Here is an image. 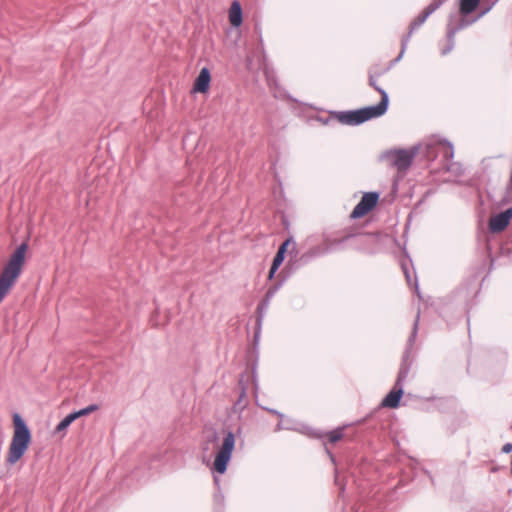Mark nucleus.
Returning <instances> with one entry per match:
<instances>
[{
  "label": "nucleus",
  "instance_id": "f257e3e1",
  "mask_svg": "<svg viewBox=\"0 0 512 512\" xmlns=\"http://www.w3.org/2000/svg\"><path fill=\"white\" fill-rule=\"evenodd\" d=\"M420 312L417 313L416 319L413 323L411 334L407 340L405 350L402 355V360L400 364V368L398 371L397 379L394 384L392 390L384 397L381 402V406L388 408H397L400 405L401 398L404 394V382L408 377V374L411 370L413 357H412V349L413 345L416 341V337L418 334V326H419Z\"/></svg>",
  "mask_w": 512,
  "mask_h": 512
},
{
  "label": "nucleus",
  "instance_id": "f03ea898",
  "mask_svg": "<svg viewBox=\"0 0 512 512\" xmlns=\"http://www.w3.org/2000/svg\"><path fill=\"white\" fill-rule=\"evenodd\" d=\"M27 249V242L20 244L3 267L0 273V302L5 298L21 275Z\"/></svg>",
  "mask_w": 512,
  "mask_h": 512
},
{
  "label": "nucleus",
  "instance_id": "7ed1b4c3",
  "mask_svg": "<svg viewBox=\"0 0 512 512\" xmlns=\"http://www.w3.org/2000/svg\"><path fill=\"white\" fill-rule=\"evenodd\" d=\"M14 433L10 443L6 462L10 465L20 460L31 442V431L25 420L18 414L13 415Z\"/></svg>",
  "mask_w": 512,
  "mask_h": 512
},
{
  "label": "nucleus",
  "instance_id": "20e7f679",
  "mask_svg": "<svg viewBox=\"0 0 512 512\" xmlns=\"http://www.w3.org/2000/svg\"><path fill=\"white\" fill-rule=\"evenodd\" d=\"M386 113V99L377 105L367 106L356 110L336 112L338 121L345 125L357 126Z\"/></svg>",
  "mask_w": 512,
  "mask_h": 512
},
{
  "label": "nucleus",
  "instance_id": "39448f33",
  "mask_svg": "<svg viewBox=\"0 0 512 512\" xmlns=\"http://www.w3.org/2000/svg\"><path fill=\"white\" fill-rule=\"evenodd\" d=\"M424 155L428 160H434L441 156L444 162L443 167L449 171L448 161L454 157V147L447 140H434L425 145Z\"/></svg>",
  "mask_w": 512,
  "mask_h": 512
},
{
  "label": "nucleus",
  "instance_id": "423d86ee",
  "mask_svg": "<svg viewBox=\"0 0 512 512\" xmlns=\"http://www.w3.org/2000/svg\"><path fill=\"white\" fill-rule=\"evenodd\" d=\"M235 447V435L228 431L223 439L222 445L217 452L214 460V469L219 474H224L227 470L228 463Z\"/></svg>",
  "mask_w": 512,
  "mask_h": 512
},
{
  "label": "nucleus",
  "instance_id": "0eeeda50",
  "mask_svg": "<svg viewBox=\"0 0 512 512\" xmlns=\"http://www.w3.org/2000/svg\"><path fill=\"white\" fill-rule=\"evenodd\" d=\"M380 194L378 192H366L363 194L359 203L354 207L351 217L354 219L361 218L368 214L379 201Z\"/></svg>",
  "mask_w": 512,
  "mask_h": 512
},
{
  "label": "nucleus",
  "instance_id": "6e6552de",
  "mask_svg": "<svg viewBox=\"0 0 512 512\" xmlns=\"http://www.w3.org/2000/svg\"><path fill=\"white\" fill-rule=\"evenodd\" d=\"M432 14V12L430 10L427 9V7L423 10V12L421 14H419L410 24V27H409V32L406 36H404L402 38V41H401V51H400V54L399 56L394 60V62H397L399 61L406 48H407V45H408V42L410 40V37L411 35L413 34V32L419 28L425 21L426 19Z\"/></svg>",
  "mask_w": 512,
  "mask_h": 512
},
{
  "label": "nucleus",
  "instance_id": "1a4fd4ad",
  "mask_svg": "<svg viewBox=\"0 0 512 512\" xmlns=\"http://www.w3.org/2000/svg\"><path fill=\"white\" fill-rule=\"evenodd\" d=\"M512 218V207L498 213L497 215L490 218L489 229L493 233L503 231L510 223Z\"/></svg>",
  "mask_w": 512,
  "mask_h": 512
},
{
  "label": "nucleus",
  "instance_id": "9d476101",
  "mask_svg": "<svg viewBox=\"0 0 512 512\" xmlns=\"http://www.w3.org/2000/svg\"><path fill=\"white\" fill-rule=\"evenodd\" d=\"M415 155V151L397 150L392 154V164L400 171L406 170L411 166Z\"/></svg>",
  "mask_w": 512,
  "mask_h": 512
},
{
  "label": "nucleus",
  "instance_id": "9b49d317",
  "mask_svg": "<svg viewBox=\"0 0 512 512\" xmlns=\"http://www.w3.org/2000/svg\"><path fill=\"white\" fill-rule=\"evenodd\" d=\"M238 386L240 389L238 398L233 405V410L235 413H241L246 406L248 405L247 391H248V383L245 380V374H242L238 380Z\"/></svg>",
  "mask_w": 512,
  "mask_h": 512
},
{
  "label": "nucleus",
  "instance_id": "f8f14e48",
  "mask_svg": "<svg viewBox=\"0 0 512 512\" xmlns=\"http://www.w3.org/2000/svg\"><path fill=\"white\" fill-rule=\"evenodd\" d=\"M366 234L363 233H345L342 236L339 237H328L325 240L326 243V250L327 251H335L342 247V245L352 239V238H364L366 237Z\"/></svg>",
  "mask_w": 512,
  "mask_h": 512
},
{
  "label": "nucleus",
  "instance_id": "ddd939ff",
  "mask_svg": "<svg viewBox=\"0 0 512 512\" xmlns=\"http://www.w3.org/2000/svg\"><path fill=\"white\" fill-rule=\"evenodd\" d=\"M211 81V74L207 67H203L195 79L193 90L205 93L208 91Z\"/></svg>",
  "mask_w": 512,
  "mask_h": 512
},
{
  "label": "nucleus",
  "instance_id": "4468645a",
  "mask_svg": "<svg viewBox=\"0 0 512 512\" xmlns=\"http://www.w3.org/2000/svg\"><path fill=\"white\" fill-rule=\"evenodd\" d=\"M242 7L238 1H233L229 10V21L232 26L239 27L242 24Z\"/></svg>",
  "mask_w": 512,
  "mask_h": 512
},
{
  "label": "nucleus",
  "instance_id": "2eb2a0df",
  "mask_svg": "<svg viewBox=\"0 0 512 512\" xmlns=\"http://www.w3.org/2000/svg\"><path fill=\"white\" fill-rule=\"evenodd\" d=\"M292 242V238H288L286 239L281 245L280 247L278 248V251L276 253V255L274 256L273 258V261L272 263H274L275 265H278V266H281V264L283 263L284 259H285V255H286V252H287V248L288 246L290 245V243Z\"/></svg>",
  "mask_w": 512,
  "mask_h": 512
},
{
  "label": "nucleus",
  "instance_id": "dca6fc26",
  "mask_svg": "<svg viewBox=\"0 0 512 512\" xmlns=\"http://www.w3.org/2000/svg\"><path fill=\"white\" fill-rule=\"evenodd\" d=\"M368 80H369V85L371 87H373L381 95L380 102H383L384 99H386V110H387L388 105H389L388 93L383 88H381L380 86L377 85V82H376L377 78H375V74H369Z\"/></svg>",
  "mask_w": 512,
  "mask_h": 512
},
{
  "label": "nucleus",
  "instance_id": "f3484780",
  "mask_svg": "<svg viewBox=\"0 0 512 512\" xmlns=\"http://www.w3.org/2000/svg\"><path fill=\"white\" fill-rule=\"evenodd\" d=\"M480 0H461L460 13L464 16L471 14L478 6Z\"/></svg>",
  "mask_w": 512,
  "mask_h": 512
},
{
  "label": "nucleus",
  "instance_id": "a211bd4d",
  "mask_svg": "<svg viewBox=\"0 0 512 512\" xmlns=\"http://www.w3.org/2000/svg\"><path fill=\"white\" fill-rule=\"evenodd\" d=\"M467 23L462 19L459 21V23L456 25V26H452L450 23L448 24L447 26V40H448V43H452L454 44V37H455V34L463 29L464 27H466Z\"/></svg>",
  "mask_w": 512,
  "mask_h": 512
},
{
  "label": "nucleus",
  "instance_id": "6ab92c4d",
  "mask_svg": "<svg viewBox=\"0 0 512 512\" xmlns=\"http://www.w3.org/2000/svg\"><path fill=\"white\" fill-rule=\"evenodd\" d=\"M76 420V414H74L73 412L68 414L66 417H64L59 423L58 425L56 426L55 428V432H62L64 430H66L70 424Z\"/></svg>",
  "mask_w": 512,
  "mask_h": 512
},
{
  "label": "nucleus",
  "instance_id": "aec40b11",
  "mask_svg": "<svg viewBox=\"0 0 512 512\" xmlns=\"http://www.w3.org/2000/svg\"><path fill=\"white\" fill-rule=\"evenodd\" d=\"M343 430H344V427H338V428L330 431L327 434L329 442L336 443V442L340 441L344 436Z\"/></svg>",
  "mask_w": 512,
  "mask_h": 512
},
{
  "label": "nucleus",
  "instance_id": "412c9836",
  "mask_svg": "<svg viewBox=\"0 0 512 512\" xmlns=\"http://www.w3.org/2000/svg\"><path fill=\"white\" fill-rule=\"evenodd\" d=\"M269 304H270V301L263 298L262 301L257 306V312H258L257 322L259 325L261 324L263 314L267 311Z\"/></svg>",
  "mask_w": 512,
  "mask_h": 512
},
{
  "label": "nucleus",
  "instance_id": "4be33fe9",
  "mask_svg": "<svg viewBox=\"0 0 512 512\" xmlns=\"http://www.w3.org/2000/svg\"><path fill=\"white\" fill-rule=\"evenodd\" d=\"M98 405L97 404H91L83 409H80L78 411H74L73 413L76 414V419L81 417V416H85V415H88L96 410H98Z\"/></svg>",
  "mask_w": 512,
  "mask_h": 512
},
{
  "label": "nucleus",
  "instance_id": "5701e85b",
  "mask_svg": "<svg viewBox=\"0 0 512 512\" xmlns=\"http://www.w3.org/2000/svg\"><path fill=\"white\" fill-rule=\"evenodd\" d=\"M281 285H282V282H279V283H275L272 286H270L264 296V299L271 301V299L275 296L277 291L280 289Z\"/></svg>",
  "mask_w": 512,
  "mask_h": 512
},
{
  "label": "nucleus",
  "instance_id": "b1692460",
  "mask_svg": "<svg viewBox=\"0 0 512 512\" xmlns=\"http://www.w3.org/2000/svg\"><path fill=\"white\" fill-rule=\"evenodd\" d=\"M447 0H433L428 6L427 9L434 13L437 9H439Z\"/></svg>",
  "mask_w": 512,
  "mask_h": 512
},
{
  "label": "nucleus",
  "instance_id": "393cba45",
  "mask_svg": "<svg viewBox=\"0 0 512 512\" xmlns=\"http://www.w3.org/2000/svg\"><path fill=\"white\" fill-rule=\"evenodd\" d=\"M401 268L403 270V273L405 274V277H406V280H407L408 284H411V275H410V271H409V268H408V264L406 262H402L401 263Z\"/></svg>",
  "mask_w": 512,
  "mask_h": 512
},
{
  "label": "nucleus",
  "instance_id": "a878e982",
  "mask_svg": "<svg viewBox=\"0 0 512 512\" xmlns=\"http://www.w3.org/2000/svg\"><path fill=\"white\" fill-rule=\"evenodd\" d=\"M389 69H390V67L383 68V69L375 68V69H371V70L369 71V74H375V78H379V77H381L385 72H387Z\"/></svg>",
  "mask_w": 512,
  "mask_h": 512
},
{
  "label": "nucleus",
  "instance_id": "bb28decb",
  "mask_svg": "<svg viewBox=\"0 0 512 512\" xmlns=\"http://www.w3.org/2000/svg\"><path fill=\"white\" fill-rule=\"evenodd\" d=\"M280 266L278 265H275L274 263H272L271 267H270V270H269V275H268V278L269 279H272L275 275V273L277 272L278 268Z\"/></svg>",
  "mask_w": 512,
  "mask_h": 512
},
{
  "label": "nucleus",
  "instance_id": "cd10ccee",
  "mask_svg": "<svg viewBox=\"0 0 512 512\" xmlns=\"http://www.w3.org/2000/svg\"><path fill=\"white\" fill-rule=\"evenodd\" d=\"M252 378H253L254 390H255V393H256L257 390H258V381H257V374H256V369L255 368L252 369Z\"/></svg>",
  "mask_w": 512,
  "mask_h": 512
},
{
  "label": "nucleus",
  "instance_id": "c85d7f7f",
  "mask_svg": "<svg viewBox=\"0 0 512 512\" xmlns=\"http://www.w3.org/2000/svg\"><path fill=\"white\" fill-rule=\"evenodd\" d=\"M208 441L211 442V443H216L218 441V434L216 431H213L209 437H208Z\"/></svg>",
  "mask_w": 512,
  "mask_h": 512
},
{
  "label": "nucleus",
  "instance_id": "c756f323",
  "mask_svg": "<svg viewBox=\"0 0 512 512\" xmlns=\"http://www.w3.org/2000/svg\"><path fill=\"white\" fill-rule=\"evenodd\" d=\"M453 48H454V44L448 43V45L442 50V55L448 54L449 52L452 51Z\"/></svg>",
  "mask_w": 512,
  "mask_h": 512
},
{
  "label": "nucleus",
  "instance_id": "7c9ffc66",
  "mask_svg": "<svg viewBox=\"0 0 512 512\" xmlns=\"http://www.w3.org/2000/svg\"><path fill=\"white\" fill-rule=\"evenodd\" d=\"M512 451V443H506L503 447H502V452L503 453H510Z\"/></svg>",
  "mask_w": 512,
  "mask_h": 512
},
{
  "label": "nucleus",
  "instance_id": "2f4dec72",
  "mask_svg": "<svg viewBox=\"0 0 512 512\" xmlns=\"http://www.w3.org/2000/svg\"><path fill=\"white\" fill-rule=\"evenodd\" d=\"M270 413L274 414V415H277L278 417L282 418L283 417V414L280 413L279 411L277 410H274V409H267Z\"/></svg>",
  "mask_w": 512,
  "mask_h": 512
},
{
  "label": "nucleus",
  "instance_id": "473e14b6",
  "mask_svg": "<svg viewBox=\"0 0 512 512\" xmlns=\"http://www.w3.org/2000/svg\"><path fill=\"white\" fill-rule=\"evenodd\" d=\"M327 453L329 454L331 460L334 462L335 460L333 454L329 450H327Z\"/></svg>",
  "mask_w": 512,
  "mask_h": 512
},
{
  "label": "nucleus",
  "instance_id": "72a5a7b5",
  "mask_svg": "<svg viewBox=\"0 0 512 512\" xmlns=\"http://www.w3.org/2000/svg\"><path fill=\"white\" fill-rule=\"evenodd\" d=\"M344 490H345L344 485H341V486H340V493H341V494H342V493H344Z\"/></svg>",
  "mask_w": 512,
  "mask_h": 512
},
{
  "label": "nucleus",
  "instance_id": "f704fd0d",
  "mask_svg": "<svg viewBox=\"0 0 512 512\" xmlns=\"http://www.w3.org/2000/svg\"><path fill=\"white\" fill-rule=\"evenodd\" d=\"M415 288H416V290L418 291V283H417V280H415Z\"/></svg>",
  "mask_w": 512,
  "mask_h": 512
},
{
  "label": "nucleus",
  "instance_id": "c9c22d12",
  "mask_svg": "<svg viewBox=\"0 0 512 512\" xmlns=\"http://www.w3.org/2000/svg\"><path fill=\"white\" fill-rule=\"evenodd\" d=\"M214 481H215V483H216V484H218V483H219V480H218V478H216V477L214 478Z\"/></svg>",
  "mask_w": 512,
  "mask_h": 512
},
{
  "label": "nucleus",
  "instance_id": "e433bc0d",
  "mask_svg": "<svg viewBox=\"0 0 512 512\" xmlns=\"http://www.w3.org/2000/svg\"><path fill=\"white\" fill-rule=\"evenodd\" d=\"M335 482H336L337 485H339L338 477L337 476L335 477Z\"/></svg>",
  "mask_w": 512,
  "mask_h": 512
}]
</instances>
